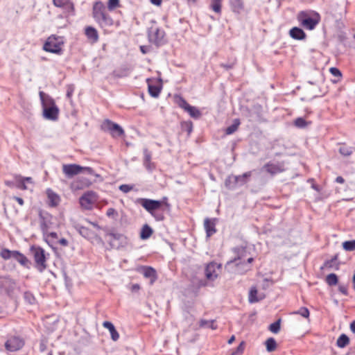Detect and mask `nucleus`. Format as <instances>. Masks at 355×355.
Masks as SVG:
<instances>
[{"label": "nucleus", "instance_id": "nucleus-38", "mask_svg": "<svg viewBox=\"0 0 355 355\" xmlns=\"http://www.w3.org/2000/svg\"><path fill=\"white\" fill-rule=\"evenodd\" d=\"M240 121L239 119H236L234 120L233 123L225 129V133L227 135H232L239 128L240 125Z\"/></svg>", "mask_w": 355, "mask_h": 355}, {"label": "nucleus", "instance_id": "nucleus-58", "mask_svg": "<svg viewBox=\"0 0 355 355\" xmlns=\"http://www.w3.org/2000/svg\"><path fill=\"white\" fill-rule=\"evenodd\" d=\"M234 64H235V62L232 61L231 62H228L226 64L222 63V64H220V66L222 67L225 68V69L229 70V69H232L234 67Z\"/></svg>", "mask_w": 355, "mask_h": 355}, {"label": "nucleus", "instance_id": "nucleus-16", "mask_svg": "<svg viewBox=\"0 0 355 355\" xmlns=\"http://www.w3.org/2000/svg\"><path fill=\"white\" fill-rule=\"evenodd\" d=\"M139 271L146 278H149L150 279L151 284L155 282L157 279L156 270L151 266H142Z\"/></svg>", "mask_w": 355, "mask_h": 355}, {"label": "nucleus", "instance_id": "nucleus-62", "mask_svg": "<svg viewBox=\"0 0 355 355\" xmlns=\"http://www.w3.org/2000/svg\"><path fill=\"white\" fill-rule=\"evenodd\" d=\"M338 290L343 295H347L348 293H347V286H345L344 285H339Z\"/></svg>", "mask_w": 355, "mask_h": 355}, {"label": "nucleus", "instance_id": "nucleus-25", "mask_svg": "<svg viewBox=\"0 0 355 355\" xmlns=\"http://www.w3.org/2000/svg\"><path fill=\"white\" fill-rule=\"evenodd\" d=\"M96 21L101 27L110 26L113 24V19L107 13V12L98 19Z\"/></svg>", "mask_w": 355, "mask_h": 355}, {"label": "nucleus", "instance_id": "nucleus-17", "mask_svg": "<svg viewBox=\"0 0 355 355\" xmlns=\"http://www.w3.org/2000/svg\"><path fill=\"white\" fill-rule=\"evenodd\" d=\"M289 35L291 38L296 40H304L306 37V34L302 28L295 26L289 31Z\"/></svg>", "mask_w": 355, "mask_h": 355}, {"label": "nucleus", "instance_id": "nucleus-46", "mask_svg": "<svg viewBox=\"0 0 355 355\" xmlns=\"http://www.w3.org/2000/svg\"><path fill=\"white\" fill-rule=\"evenodd\" d=\"M222 0H211V8L216 13L221 12Z\"/></svg>", "mask_w": 355, "mask_h": 355}, {"label": "nucleus", "instance_id": "nucleus-19", "mask_svg": "<svg viewBox=\"0 0 355 355\" xmlns=\"http://www.w3.org/2000/svg\"><path fill=\"white\" fill-rule=\"evenodd\" d=\"M46 194L49 199V205L52 207H57L60 201V196L51 189L46 190Z\"/></svg>", "mask_w": 355, "mask_h": 355}, {"label": "nucleus", "instance_id": "nucleus-33", "mask_svg": "<svg viewBox=\"0 0 355 355\" xmlns=\"http://www.w3.org/2000/svg\"><path fill=\"white\" fill-rule=\"evenodd\" d=\"M349 343V337L345 334H342L336 341V345L338 347L343 348L346 347Z\"/></svg>", "mask_w": 355, "mask_h": 355}, {"label": "nucleus", "instance_id": "nucleus-22", "mask_svg": "<svg viewBox=\"0 0 355 355\" xmlns=\"http://www.w3.org/2000/svg\"><path fill=\"white\" fill-rule=\"evenodd\" d=\"M55 6L64 8L68 12L74 11V6L69 0H53Z\"/></svg>", "mask_w": 355, "mask_h": 355}, {"label": "nucleus", "instance_id": "nucleus-43", "mask_svg": "<svg viewBox=\"0 0 355 355\" xmlns=\"http://www.w3.org/2000/svg\"><path fill=\"white\" fill-rule=\"evenodd\" d=\"M342 245L343 249L346 251H354L355 250V240L345 241Z\"/></svg>", "mask_w": 355, "mask_h": 355}, {"label": "nucleus", "instance_id": "nucleus-37", "mask_svg": "<svg viewBox=\"0 0 355 355\" xmlns=\"http://www.w3.org/2000/svg\"><path fill=\"white\" fill-rule=\"evenodd\" d=\"M263 168L268 173L272 175H275L276 173L281 172L280 168L277 165L273 164L268 163L264 165Z\"/></svg>", "mask_w": 355, "mask_h": 355}, {"label": "nucleus", "instance_id": "nucleus-34", "mask_svg": "<svg viewBox=\"0 0 355 355\" xmlns=\"http://www.w3.org/2000/svg\"><path fill=\"white\" fill-rule=\"evenodd\" d=\"M354 150V147L348 146L345 144H342L339 148L338 151L342 155L345 157H348L353 153Z\"/></svg>", "mask_w": 355, "mask_h": 355}, {"label": "nucleus", "instance_id": "nucleus-12", "mask_svg": "<svg viewBox=\"0 0 355 355\" xmlns=\"http://www.w3.org/2000/svg\"><path fill=\"white\" fill-rule=\"evenodd\" d=\"M16 282L10 277H0V287L1 291L4 290L8 295L12 293L15 288Z\"/></svg>", "mask_w": 355, "mask_h": 355}, {"label": "nucleus", "instance_id": "nucleus-57", "mask_svg": "<svg viewBox=\"0 0 355 355\" xmlns=\"http://www.w3.org/2000/svg\"><path fill=\"white\" fill-rule=\"evenodd\" d=\"M17 187L19 189L25 190L26 189V186L25 184L24 180H22V178H20L19 180H17Z\"/></svg>", "mask_w": 355, "mask_h": 355}, {"label": "nucleus", "instance_id": "nucleus-53", "mask_svg": "<svg viewBox=\"0 0 355 355\" xmlns=\"http://www.w3.org/2000/svg\"><path fill=\"white\" fill-rule=\"evenodd\" d=\"M119 5V0H109L107 3V8L110 10H112L118 7Z\"/></svg>", "mask_w": 355, "mask_h": 355}, {"label": "nucleus", "instance_id": "nucleus-41", "mask_svg": "<svg viewBox=\"0 0 355 355\" xmlns=\"http://www.w3.org/2000/svg\"><path fill=\"white\" fill-rule=\"evenodd\" d=\"M281 321L282 320L280 318L277 320L275 322L270 324L268 329L274 334H277L281 328Z\"/></svg>", "mask_w": 355, "mask_h": 355}, {"label": "nucleus", "instance_id": "nucleus-1", "mask_svg": "<svg viewBox=\"0 0 355 355\" xmlns=\"http://www.w3.org/2000/svg\"><path fill=\"white\" fill-rule=\"evenodd\" d=\"M39 96L42 107L43 117L47 120L56 121L58 119L59 108L55 101L42 91L39 92Z\"/></svg>", "mask_w": 355, "mask_h": 355}, {"label": "nucleus", "instance_id": "nucleus-7", "mask_svg": "<svg viewBox=\"0 0 355 355\" xmlns=\"http://www.w3.org/2000/svg\"><path fill=\"white\" fill-rule=\"evenodd\" d=\"M101 129L104 132L110 134L113 137H119L124 135V130L122 127L110 119H105L103 121L101 124Z\"/></svg>", "mask_w": 355, "mask_h": 355}, {"label": "nucleus", "instance_id": "nucleus-61", "mask_svg": "<svg viewBox=\"0 0 355 355\" xmlns=\"http://www.w3.org/2000/svg\"><path fill=\"white\" fill-rule=\"evenodd\" d=\"M150 50V46H140V51L143 54L148 53Z\"/></svg>", "mask_w": 355, "mask_h": 355}, {"label": "nucleus", "instance_id": "nucleus-39", "mask_svg": "<svg viewBox=\"0 0 355 355\" xmlns=\"http://www.w3.org/2000/svg\"><path fill=\"white\" fill-rule=\"evenodd\" d=\"M326 282L330 286H336L338 283V277L335 273H330L326 277Z\"/></svg>", "mask_w": 355, "mask_h": 355}, {"label": "nucleus", "instance_id": "nucleus-24", "mask_svg": "<svg viewBox=\"0 0 355 355\" xmlns=\"http://www.w3.org/2000/svg\"><path fill=\"white\" fill-rule=\"evenodd\" d=\"M149 81L150 79L148 78L147 82L149 94L154 98L158 97L162 90V84L160 83L158 85H153L150 84Z\"/></svg>", "mask_w": 355, "mask_h": 355}, {"label": "nucleus", "instance_id": "nucleus-51", "mask_svg": "<svg viewBox=\"0 0 355 355\" xmlns=\"http://www.w3.org/2000/svg\"><path fill=\"white\" fill-rule=\"evenodd\" d=\"M245 343L242 341L240 343L239 346L232 352L230 355H241L243 353L245 349Z\"/></svg>", "mask_w": 355, "mask_h": 355}, {"label": "nucleus", "instance_id": "nucleus-27", "mask_svg": "<svg viewBox=\"0 0 355 355\" xmlns=\"http://www.w3.org/2000/svg\"><path fill=\"white\" fill-rule=\"evenodd\" d=\"M85 35L92 40L93 42H96L98 40V34L96 28L92 26H87L85 28Z\"/></svg>", "mask_w": 355, "mask_h": 355}, {"label": "nucleus", "instance_id": "nucleus-54", "mask_svg": "<svg viewBox=\"0 0 355 355\" xmlns=\"http://www.w3.org/2000/svg\"><path fill=\"white\" fill-rule=\"evenodd\" d=\"M81 173H87L88 175H95L96 177H98L99 175L98 174H96L94 169L91 167L88 166H83V171Z\"/></svg>", "mask_w": 355, "mask_h": 355}, {"label": "nucleus", "instance_id": "nucleus-32", "mask_svg": "<svg viewBox=\"0 0 355 355\" xmlns=\"http://www.w3.org/2000/svg\"><path fill=\"white\" fill-rule=\"evenodd\" d=\"M74 227L82 236L88 238L90 236L91 231L89 228L85 227L80 224H76Z\"/></svg>", "mask_w": 355, "mask_h": 355}, {"label": "nucleus", "instance_id": "nucleus-21", "mask_svg": "<svg viewBox=\"0 0 355 355\" xmlns=\"http://www.w3.org/2000/svg\"><path fill=\"white\" fill-rule=\"evenodd\" d=\"M103 327L109 330L112 340H118V339L119 338V334L116 331L114 325L112 324V322L110 321H104L103 322Z\"/></svg>", "mask_w": 355, "mask_h": 355}, {"label": "nucleus", "instance_id": "nucleus-15", "mask_svg": "<svg viewBox=\"0 0 355 355\" xmlns=\"http://www.w3.org/2000/svg\"><path fill=\"white\" fill-rule=\"evenodd\" d=\"M95 193L93 191H87L80 198L79 202L82 207L89 208L94 200Z\"/></svg>", "mask_w": 355, "mask_h": 355}, {"label": "nucleus", "instance_id": "nucleus-55", "mask_svg": "<svg viewBox=\"0 0 355 355\" xmlns=\"http://www.w3.org/2000/svg\"><path fill=\"white\" fill-rule=\"evenodd\" d=\"M330 73L332 74V76L338 78L342 77V73L339 69L337 67H331L329 69Z\"/></svg>", "mask_w": 355, "mask_h": 355}, {"label": "nucleus", "instance_id": "nucleus-2", "mask_svg": "<svg viewBox=\"0 0 355 355\" xmlns=\"http://www.w3.org/2000/svg\"><path fill=\"white\" fill-rule=\"evenodd\" d=\"M300 25L304 28L312 31L320 23L321 17L315 11H300L297 17Z\"/></svg>", "mask_w": 355, "mask_h": 355}, {"label": "nucleus", "instance_id": "nucleus-59", "mask_svg": "<svg viewBox=\"0 0 355 355\" xmlns=\"http://www.w3.org/2000/svg\"><path fill=\"white\" fill-rule=\"evenodd\" d=\"M106 214L108 217H114V216H117V212L114 208H109L107 210Z\"/></svg>", "mask_w": 355, "mask_h": 355}, {"label": "nucleus", "instance_id": "nucleus-36", "mask_svg": "<svg viewBox=\"0 0 355 355\" xmlns=\"http://www.w3.org/2000/svg\"><path fill=\"white\" fill-rule=\"evenodd\" d=\"M186 112L194 119H198L201 116L200 111L195 106L190 105Z\"/></svg>", "mask_w": 355, "mask_h": 355}, {"label": "nucleus", "instance_id": "nucleus-18", "mask_svg": "<svg viewBox=\"0 0 355 355\" xmlns=\"http://www.w3.org/2000/svg\"><path fill=\"white\" fill-rule=\"evenodd\" d=\"M105 12L106 8L102 2L97 1L94 4L92 14L96 21Z\"/></svg>", "mask_w": 355, "mask_h": 355}, {"label": "nucleus", "instance_id": "nucleus-23", "mask_svg": "<svg viewBox=\"0 0 355 355\" xmlns=\"http://www.w3.org/2000/svg\"><path fill=\"white\" fill-rule=\"evenodd\" d=\"M230 5L232 12L240 14L244 10L243 0H230Z\"/></svg>", "mask_w": 355, "mask_h": 355}, {"label": "nucleus", "instance_id": "nucleus-42", "mask_svg": "<svg viewBox=\"0 0 355 355\" xmlns=\"http://www.w3.org/2000/svg\"><path fill=\"white\" fill-rule=\"evenodd\" d=\"M176 103L178 105V106L182 108L185 112L191 105L187 103V101L184 98L180 96L176 97Z\"/></svg>", "mask_w": 355, "mask_h": 355}, {"label": "nucleus", "instance_id": "nucleus-40", "mask_svg": "<svg viewBox=\"0 0 355 355\" xmlns=\"http://www.w3.org/2000/svg\"><path fill=\"white\" fill-rule=\"evenodd\" d=\"M254 259L252 257H250L247 259V261H242V264L240 266V268L238 270H241V272H247L251 269L250 264L253 262Z\"/></svg>", "mask_w": 355, "mask_h": 355}, {"label": "nucleus", "instance_id": "nucleus-3", "mask_svg": "<svg viewBox=\"0 0 355 355\" xmlns=\"http://www.w3.org/2000/svg\"><path fill=\"white\" fill-rule=\"evenodd\" d=\"M136 202L144 207L157 220H163V216L155 214L156 211L161 209L162 207V202L159 200L140 198L137 199Z\"/></svg>", "mask_w": 355, "mask_h": 355}, {"label": "nucleus", "instance_id": "nucleus-14", "mask_svg": "<svg viewBox=\"0 0 355 355\" xmlns=\"http://www.w3.org/2000/svg\"><path fill=\"white\" fill-rule=\"evenodd\" d=\"M218 219L216 218H206L204 220V227L207 237H211L216 232V225Z\"/></svg>", "mask_w": 355, "mask_h": 355}, {"label": "nucleus", "instance_id": "nucleus-60", "mask_svg": "<svg viewBox=\"0 0 355 355\" xmlns=\"http://www.w3.org/2000/svg\"><path fill=\"white\" fill-rule=\"evenodd\" d=\"M40 217L41 219H42V221L41 223V228L43 231H44L48 228V225L41 213L40 214Z\"/></svg>", "mask_w": 355, "mask_h": 355}, {"label": "nucleus", "instance_id": "nucleus-45", "mask_svg": "<svg viewBox=\"0 0 355 355\" xmlns=\"http://www.w3.org/2000/svg\"><path fill=\"white\" fill-rule=\"evenodd\" d=\"M15 252H16V250H10L8 249H3L1 252V256L4 259H12Z\"/></svg>", "mask_w": 355, "mask_h": 355}, {"label": "nucleus", "instance_id": "nucleus-52", "mask_svg": "<svg viewBox=\"0 0 355 355\" xmlns=\"http://www.w3.org/2000/svg\"><path fill=\"white\" fill-rule=\"evenodd\" d=\"M182 128L186 130L189 135L193 130V123L191 121H187L182 123Z\"/></svg>", "mask_w": 355, "mask_h": 355}, {"label": "nucleus", "instance_id": "nucleus-13", "mask_svg": "<svg viewBox=\"0 0 355 355\" xmlns=\"http://www.w3.org/2000/svg\"><path fill=\"white\" fill-rule=\"evenodd\" d=\"M220 264H217L215 262H210L205 268V275L208 280H214L217 278L218 274L216 272V268H220Z\"/></svg>", "mask_w": 355, "mask_h": 355}, {"label": "nucleus", "instance_id": "nucleus-56", "mask_svg": "<svg viewBox=\"0 0 355 355\" xmlns=\"http://www.w3.org/2000/svg\"><path fill=\"white\" fill-rule=\"evenodd\" d=\"M132 189L133 186L130 184H121L119 186V190L125 193H128Z\"/></svg>", "mask_w": 355, "mask_h": 355}, {"label": "nucleus", "instance_id": "nucleus-50", "mask_svg": "<svg viewBox=\"0 0 355 355\" xmlns=\"http://www.w3.org/2000/svg\"><path fill=\"white\" fill-rule=\"evenodd\" d=\"M339 266L340 263H333L332 261L328 259L324 261L323 266L321 267V269H322L324 267L328 268H334L335 270H338L339 269Z\"/></svg>", "mask_w": 355, "mask_h": 355}, {"label": "nucleus", "instance_id": "nucleus-5", "mask_svg": "<svg viewBox=\"0 0 355 355\" xmlns=\"http://www.w3.org/2000/svg\"><path fill=\"white\" fill-rule=\"evenodd\" d=\"M64 42L61 37L52 35L49 37L44 44L43 49L49 53L61 55L62 53V48Z\"/></svg>", "mask_w": 355, "mask_h": 355}, {"label": "nucleus", "instance_id": "nucleus-11", "mask_svg": "<svg viewBox=\"0 0 355 355\" xmlns=\"http://www.w3.org/2000/svg\"><path fill=\"white\" fill-rule=\"evenodd\" d=\"M24 345V342L22 339L19 337H12L6 342L5 347L8 351L16 352L22 348Z\"/></svg>", "mask_w": 355, "mask_h": 355}, {"label": "nucleus", "instance_id": "nucleus-63", "mask_svg": "<svg viewBox=\"0 0 355 355\" xmlns=\"http://www.w3.org/2000/svg\"><path fill=\"white\" fill-rule=\"evenodd\" d=\"M73 87L72 86H69L68 88H67V97L68 98H70L73 94Z\"/></svg>", "mask_w": 355, "mask_h": 355}, {"label": "nucleus", "instance_id": "nucleus-28", "mask_svg": "<svg viewBox=\"0 0 355 355\" xmlns=\"http://www.w3.org/2000/svg\"><path fill=\"white\" fill-rule=\"evenodd\" d=\"M153 232V229L148 224H145L141 230L140 238L143 240L148 239L151 236Z\"/></svg>", "mask_w": 355, "mask_h": 355}, {"label": "nucleus", "instance_id": "nucleus-9", "mask_svg": "<svg viewBox=\"0 0 355 355\" xmlns=\"http://www.w3.org/2000/svg\"><path fill=\"white\" fill-rule=\"evenodd\" d=\"M232 252L235 257L230 261H227L225 268L228 267L232 263H235L237 268H240L242 261H241L246 254V249L242 246H238L232 248Z\"/></svg>", "mask_w": 355, "mask_h": 355}, {"label": "nucleus", "instance_id": "nucleus-48", "mask_svg": "<svg viewBox=\"0 0 355 355\" xmlns=\"http://www.w3.org/2000/svg\"><path fill=\"white\" fill-rule=\"evenodd\" d=\"M294 314L300 315L304 318H308L310 315L309 310L304 306L301 307L299 310L293 312Z\"/></svg>", "mask_w": 355, "mask_h": 355}, {"label": "nucleus", "instance_id": "nucleus-4", "mask_svg": "<svg viewBox=\"0 0 355 355\" xmlns=\"http://www.w3.org/2000/svg\"><path fill=\"white\" fill-rule=\"evenodd\" d=\"M149 42L157 47H160L167 43L166 33L164 30L157 26H152L147 31Z\"/></svg>", "mask_w": 355, "mask_h": 355}, {"label": "nucleus", "instance_id": "nucleus-64", "mask_svg": "<svg viewBox=\"0 0 355 355\" xmlns=\"http://www.w3.org/2000/svg\"><path fill=\"white\" fill-rule=\"evenodd\" d=\"M140 289V286L138 284H135L131 286L130 291L133 293L138 292Z\"/></svg>", "mask_w": 355, "mask_h": 355}, {"label": "nucleus", "instance_id": "nucleus-35", "mask_svg": "<svg viewBox=\"0 0 355 355\" xmlns=\"http://www.w3.org/2000/svg\"><path fill=\"white\" fill-rule=\"evenodd\" d=\"M265 345L267 352H272L277 348V342L274 338L270 337L266 340Z\"/></svg>", "mask_w": 355, "mask_h": 355}, {"label": "nucleus", "instance_id": "nucleus-26", "mask_svg": "<svg viewBox=\"0 0 355 355\" xmlns=\"http://www.w3.org/2000/svg\"><path fill=\"white\" fill-rule=\"evenodd\" d=\"M252 175V171H248L241 175H234L235 181H236L238 186H243L246 184L250 176Z\"/></svg>", "mask_w": 355, "mask_h": 355}, {"label": "nucleus", "instance_id": "nucleus-30", "mask_svg": "<svg viewBox=\"0 0 355 355\" xmlns=\"http://www.w3.org/2000/svg\"><path fill=\"white\" fill-rule=\"evenodd\" d=\"M12 259L16 260L17 261H18L23 266H26L27 264L29 263V261L26 258V257L17 250L15 252L14 257Z\"/></svg>", "mask_w": 355, "mask_h": 355}, {"label": "nucleus", "instance_id": "nucleus-49", "mask_svg": "<svg viewBox=\"0 0 355 355\" xmlns=\"http://www.w3.org/2000/svg\"><path fill=\"white\" fill-rule=\"evenodd\" d=\"M296 127L304 128L308 125V122L302 117H298L294 121Z\"/></svg>", "mask_w": 355, "mask_h": 355}, {"label": "nucleus", "instance_id": "nucleus-6", "mask_svg": "<svg viewBox=\"0 0 355 355\" xmlns=\"http://www.w3.org/2000/svg\"><path fill=\"white\" fill-rule=\"evenodd\" d=\"M30 250L35 262V268L40 272H43L47 268L45 250L37 245H32Z\"/></svg>", "mask_w": 355, "mask_h": 355}, {"label": "nucleus", "instance_id": "nucleus-8", "mask_svg": "<svg viewBox=\"0 0 355 355\" xmlns=\"http://www.w3.org/2000/svg\"><path fill=\"white\" fill-rule=\"evenodd\" d=\"M105 237L110 238L109 244L112 248H119L123 246L126 240V237L123 234L110 230L106 232Z\"/></svg>", "mask_w": 355, "mask_h": 355}, {"label": "nucleus", "instance_id": "nucleus-44", "mask_svg": "<svg viewBox=\"0 0 355 355\" xmlns=\"http://www.w3.org/2000/svg\"><path fill=\"white\" fill-rule=\"evenodd\" d=\"M200 326L201 327H207L210 328L211 329H216V325L214 323V320H201L200 322Z\"/></svg>", "mask_w": 355, "mask_h": 355}, {"label": "nucleus", "instance_id": "nucleus-29", "mask_svg": "<svg viewBox=\"0 0 355 355\" xmlns=\"http://www.w3.org/2000/svg\"><path fill=\"white\" fill-rule=\"evenodd\" d=\"M225 186L229 190H234L237 187L234 175H228L225 180Z\"/></svg>", "mask_w": 355, "mask_h": 355}, {"label": "nucleus", "instance_id": "nucleus-47", "mask_svg": "<svg viewBox=\"0 0 355 355\" xmlns=\"http://www.w3.org/2000/svg\"><path fill=\"white\" fill-rule=\"evenodd\" d=\"M24 299L29 304H34L35 303V296L30 291H26L24 293Z\"/></svg>", "mask_w": 355, "mask_h": 355}, {"label": "nucleus", "instance_id": "nucleus-10", "mask_svg": "<svg viewBox=\"0 0 355 355\" xmlns=\"http://www.w3.org/2000/svg\"><path fill=\"white\" fill-rule=\"evenodd\" d=\"M83 171V166L76 164H64L62 166V172L68 178H71L73 176L81 173Z\"/></svg>", "mask_w": 355, "mask_h": 355}, {"label": "nucleus", "instance_id": "nucleus-31", "mask_svg": "<svg viewBox=\"0 0 355 355\" xmlns=\"http://www.w3.org/2000/svg\"><path fill=\"white\" fill-rule=\"evenodd\" d=\"M258 291L256 287H252L249 291L248 301L250 303H256L260 301L262 297H258Z\"/></svg>", "mask_w": 355, "mask_h": 355}, {"label": "nucleus", "instance_id": "nucleus-20", "mask_svg": "<svg viewBox=\"0 0 355 355\" xmlns=\"http://www.w3.org/2000/svg\"><path fill=\"white\" fill-rule=\"evenodd\" d=\"M144 153V165L146 168V169L149 171H152L155 166L153 163H151V156L152 153L147 148H144L143 150Z\"/></svg>", "mask_w": 355, "mask_h": 355}]
</instances>
